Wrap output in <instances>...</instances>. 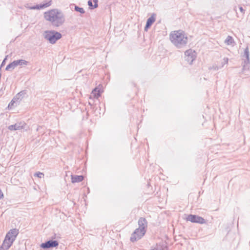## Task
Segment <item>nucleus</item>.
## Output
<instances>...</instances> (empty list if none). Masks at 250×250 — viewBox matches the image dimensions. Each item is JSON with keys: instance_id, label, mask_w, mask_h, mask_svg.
Here are the masks:
<instances>
[{"instance_id": "nucleus-27", "label": "nucleus", "mask_w": 250, "mask_h": 250, "mask_svg": "<svg viewBox=\"0 0 250 250\" xmlns=\"http://www.w3.org/2000/svg\"><path fill=\"white\" fill-rule=\"evenodd\" d=\"M3 197V194L1 190L0 189V199Z\"/></svg>"}, {"instance_id": "nucleus-25", "label": "nucleus", "mask_w": 250, "mask_h": 250, "mask_svg": "<svg viewBox=\"0 0 250 250\" xmlns=\"http://www.w3.org/2000/svg\"><path fill=\"white\" fill-rule=\"evenodd\" d=\"M93 2H94L93 8H97L98 6V0H93Z\"/></svg>"}, {"instance_id": "nucleus-18", "label": "nucleus", "mask_w": 250, "mask_h": 250, "mask_svg": "<svg viewBox=\"0 0 250 250\" xmlns=\"http://www.w3.org/2000/svg\"><path fill=\"white\" fill-rule=\"evenodd\" d=\"M225 43L228 45H230L233 42V39L232 37L228 36L225 40Z\"/></svg>"}, {"instance_id": "nucleus-19", "label": "nucleus", "mask_w": 250, "mask_h": 250, "mask_svg": "<svg viewBox=\"0 0 250 250\" xmlns=\"http://www.w3.org/2000/svg\"><path fill=\"white\" fill-rule=\"evenodd\" d=\"M74 10L81 14H84L85 13V11L83 8L80 7L77 5H75Z\"/></svg>"}, {"instance_id": "nucleus-17", "label": "nucleus", "mask_w": 250, "mask_h": 250, "mask_svg": "<svg viewBox=\"0 0 250 250\" xmlns=\"http://www.w3.org/2000/svg\"><path fill=\"white\" fill-rule=\"evenodd\" d=\"M15 62H16V64L18 65H26L28 64V62L24 60H22V59H21V60H15Z\"/></svg>"}, {"instance_id": "nucleus-23", "label": "nucleus", "mask_w": 250, "mask_h": 250, "mask_svg": "<svg viewBox=\"0 0 250 250\" xmlns=\"http://www.w3.org/2000/svg\"><path fill=\"white\" fill-rule=\"evenodd\" d=\"M97 92V97H99L100 96V91L99 90H98L97 91V88H95L92 91V93L93 94H94L95 95H96V92Z\"/></svg>"}, {"instance_id": "nucleus-1", "label": "nucleus", "mask_w": 250, "mask_h": 250, "mask_svg": "<svg viewBox=\"0 0 250 250\" xmlns=\"http://www.w3.org/2000/svg\"><path fill=\"white\" fill-rule=\"evenodd\" d=\"M44 18L55 27H59L65 22L63 13L58 9H52L44 12Z\"/></svg>"}, {"instance_id": "nucleus-15", "label": "nucleus", "mask_w": 250, "mask_h": 250, "mask_svg": "<svg viewBox=\"0 0 250 250\" xmlns=\"http://www.w3.org/2000/svg\"><path fill=\"white\" fill-rule=\"evenodd\" d=\"M83 180V175H71V182L73 183L80 182Z\"/></svg>"}, {"instance_id": "nucleus-4", "label": "nucleus", "mask_w": 250, "mask_h": 250, "mask_svg": "<svg viewBox=\"0 0 250 250\" xmlns=\"http://www.w3.org/2000/svg\"><path fill=\"white\" fill-rule=\"evenodd\" d=\"M45 39L48 41L50 43L54 44L57 41L60 39L62 35L60 33L54 30L45 31L43 33Z\"/></svg>"}, {"instance_id": "nucleus-22", "label": "nucleus", "mask_w": 250, "mask_h": 250, "mask_svg": "<svg viewBox=\"0 0 250 250\" xmlns=\"http://www.w3.org/2000/svg\"><path fill=\"white\" fill-rule=\"evenodd\" d=\"M228 58H225L224 59H223V62H222V67H223L224 66V64H227L228 63Z\"/></svg>"}, {"instance_id": "nucleus-24", "label": "nucleus", "mask_w": 250, "mask_h": 250, "mask_svg": "<svg viewBox=\"0 0 250 250\" xmlns=\"http://www.w3.org/2000/svg\"><path fill=\"white\" fill-rule=\"evenodd\" d=\"M9 248H7L6 246H4L3 244H2V245L0 246V250H8Z\"/></svg>"}, {"instance_id": "nucleus-7", "label": "nucleus", "mask_w": 250, "mask_h": 250, "mask_svg": "<svg viewBox=\"0 0 250 250\" xmlns=\"http://www.w3.org/2000/svg\"><path fill=\"white\" fill-rule=\"evenodd\" d=\"M250 52L248 46H247L244 50V53L242 54V57L244 62L243 63V69H246L250 64Z\"/></svg>"}, {"instance_id": "nucleus-2", "label": "nucleus", "mask_w": 250, "mask_h": 250, "mask_svg": "<svg viewBox=\"0 0 250 250\" xmlns=\"http://www.w3.org/2000/svg\"><path fill=\"white\" fill-rule=\"evenodd\" d=\"M171 42L177 48H182L188 43V37L181 30L174 31L169 36Z\"/></svg>"}, {"instance_id": "nucleus-20", "label": "nucleus", "mask_w": 250, "mask_h": 250, "mask_svg": "<svg viewBox=\"0 0 250 250\" xmlns=\"http://www.w3.org/2000/svg\"><path fill=\"white\" fill-rule=\"evenodd\" d=\"M43 175H44V174L40 172H36L34 174L35 176H37V177H38V178H41L43 176Z\"/></svg>"}, {"instance_id": "nucleus-28", "label": "nucleus", "mask_w": 250, "mask_h": 250, "mask_svg": "<svg viewBox=\"0 0 250 250\" xmlns=\"http://www.w3.org/2000/svg\"><path fill=\"white\" fill-rule=\"evenodd\" d=\"M6 60V58H5L3 61H2V63H1V67L4 64V63H5V60Z\"/></svg>"}, {"instance_id": "nucleus-16", "label": "nucleus", "mask_w": 250, "mask_h": 250, "mask_svg": "<svg viewBox=\"0 0 250 250\" xmlns=\"http://www.w3.org/2000/svg\"><path fill=\"white\" fill-rule=\"evenodd\" d=\"M17 65L16 64L15 61H14L13 62L10 63L9 64L7 65L6 67L5 70L7 71L10 70V69H14Z\"/></svg>"}, {"instance_id": "nucleus-26", "label": "nucleus", "mask_w": 250, "mask_h": 250, "mask_svg": "<svg viewBox=\"0 0 250 250\" xmlns=\"http://www.w3.org/2000/svg\"><path fill=\"white\" fill-rule=\"evenodd\" d=\"M239 10L242 13L244 14L245 10L242 6L239 7Z\"/></svg>"}, {"instance_id": "nucleus-3", "label": "nucleus", "mask_w": 250, "mask_h": 250, "mask_svg": "<svg viewBox=\"0 0 250 250\" xmlns=\"http://www.w3.org/2000/svg\"><path fill=\"white\" fill-rule=\"evenodd\" d=\"M19 234V230L17 229H11L6 234L2 243L4 246L10 248L15 240Z\"/></svg>"}, {"instance_id": "nucleus-10", "label": "nucleus", "mask_w": 250, "mask_h": 250, "mask_svg": "<svg viewBox=\"0 0 250 250\" xmlns=\"http://www.w3.org/2000/svg\"><path fill=\"white\" fill-rule=\"evenodd\" d=\"M51 3L52 0H50L49 1L45 3L37 4L33 6H28L27 5H25V7L30 10L43 9L44 8H46L50 6L51 5Z\"/></svg>"}, {"instance_id": "nucleus-5", "label": "nucleus", "mask_w": 250, "mask_h": 250, "mask_svg": "<svg viewBox=\"0 0 250 250\" xmlns=\"http://www.w3.org/2000/svg\"><path fill=\"white\" fill-rule=\"evenodd\" d=\"M146 229H136L131 234L130 240L132 242H134L140 239L146 233Z\"/></svg>"}, {"instance_id": "nucleus-11", "label": "nucleus", "mask_w": 250, "mask_h": 250, "mask_svg": "<svg viewBox=\"0 0 250 250\" xmlns=\"http://www.w3.org/2000/svg\"><path fill=\"white\" fill-rule=\"evenodd\" d=\"M26 124L24 122L17 123L14 125H10L8 127L10 130H17L24 128Z\"/></svg>"}, {"instance_id": "nucleus-29", "label": "nucleus", "mask_w": 250, "mask_h": 250, "mask_svg": "<svg viewBox=\"0 0 250 250\" xmlns=\"http://www.w3.org/2000/svg\"><path fill=\"white\" fill-rule=\"evenodd\" d=\"M15 102H14L13 101V100L11 101V102L9 103V105H8V107L10 105H13V103H15Z\"/></svg>"}, {"instance_id": "nucleus-14", "label": "nucleus", "mask_w": 250, "mask_h": 250, "mask_svg": "<svg viewBox=\"0 0 250 250\" xmlns=\"http://www.w3.org/2000/svg\"><path fill=\"white\" fill-rule=\"evenodd\" d=\"M25 93H26L24 90L21 91L17 94H16V95L13 98V101L14 102H16L18 101V100H21Z\"/></svg>"}, {"instance_id": "nucleus-9", "label": "nucleus", "mask_w": 250, "mask_h": 250, "mask_svg": "<svg viewBox=\"0 0 250 250\" xmlns=\"http://www.w3.org/2000/svg\"><path fill=\"white\" fill-rule=\"evenodd\" d=\"M59 245V243L56 240H48L41 245V247L44 249L55 248Z\"/></svg>"}, {"instance_id": "nucleus-21", "label": "nucleus", "mask_w": 250, "mask_h": 250, "mask_svg": "<svg viewBox=\"0 0 250 250\" xmlns=\"http://www.w3.org/2000/svg\"><path fill=\"white\" fill-rule=\"evenodd\" d=\"M88 5L91 9H93L95 8H93L94 5H93V3H92V2L91 0H89L88 1Z\"/></svg>"}, {"instance_id": "nucleus-12", "label": "nucleus", "mask_w": 250, "mask_h": 250, "mask_svg": "<svg viewBox=\"0 0 250 250\" xmlns=\"http://www.w3.org/2000/svg\"><path fill=\"white\" fill-rule=\"evenodd\" d=\"M156 20V14H152L150 17H149L146 21V26L145 27V30L147 31V29L152 25Z\"/></svg>"}, {"instance_id": "nucleus-8", "label": "nucleus", "mask_w": 250, "mask_h": 250, "mask_svg": "<svg viewBox=\"0 0 250 250\" xmlns=\"http://www.w3.org/2000/svg\"><path fill=\"white\" fill-rule=\"evenodd\" d=\"M187 220L192 223H197L201 224L206 223L205 220L203 217L196 215H188L187 217Z\"/></svg>"}, {"instance_id": "nucleus-30", "label": "nucleus", "mask_w": 250, "mask_h": 250, "mask_svg": "<svg viewBox=\"0 0 250 250\" xmlns=\"http://www.w3.org/2000/svg\"><path fill=\"white\" fill-rule=\"evenodd\" d=\"M215 70H218V67L215 68Z\"/></svg>"}, {"instance_id": "nucleus-6", "label": "nucleus", "mask_w": 250, "mask_h": 250, "mask_svg": "<svg viewBox=\"0 0 250 250\" xmlns=\"http://www.w3.org/2000/svg\"><path fill=\"white\" fill-rule=\"evenodd\" d=\"M185 58L186 61H187L190 64H192V62L196 57V52L191 49L186 51L185 52Z\"/></svg>"}, {"instance_id": "nucleus-13", "label": "nucleus", "mask_w": 250, "mask_h": 250, "mask_svg": "<svg viewBox=\"0 0 250 250\" xmlns=\"http://www.w3.org/2000/svg\"><path fill=\"white\" fill-rule=\"evenodd\" d=\"M139 228L138 229H146V228L147 227V221L143 217H141L138 221Z\"/></svg>"}]
</instances>
